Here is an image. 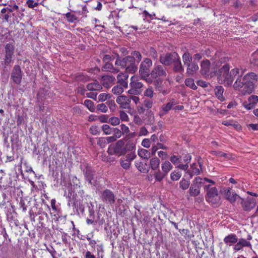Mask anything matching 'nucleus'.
<instances>
[{"mask_svg":"<svg viewBox=\"0 0 258 258\" xmlns=\"http://www.w3.org/2000/svg\"><path fill=\"white\" fill-rule=\"evenodd\" d=\"M135 148V144L131 141L125 144L123 140H119L115 144H110L107 149L110 155L121 156L124 155L128 151H132Z\"/></svg>","mask_w":258,"mask_h":258,"instance_id":"obj_1","label":"nucleus"},{"mask_svg":"<svg viewBox=\"0 0 258 258\" xmlns=\"http://www.w3.org/2000/svg\"><path fill=\"white\" fill-rule=\"evenodd\" d=\"M166 68L160 64H155L153 69L151 72L150 75L155 87L156 88H161L163 83L162 77L166 76Z\"/></svg>","mask_w":258,"mask_h":258,"instance_id":"obj_2","label":"nucleus"},{"mask_svg":"<svg viewBox=\"0 0 258 258\" xmlns=\"http://www.w3.org/2000/svg\"><path fill=\"white\" fill-rule=\"evenodd\" d=\"M115 64L125 68L126 72L131 73H135L138 70V67L135 63L134 58L131 56H126L122 59L118 57Z\"/></svg>","mask_w":258,"mask_h":258,"instance_id":"obj_3","label":"nucleus"},{"mask_svg":"<svg viewBox=\"0 0 258 258\" xmlns=\"http://www.w3.org/2000/svg\"><path fill=\"white\" fill-rule=\"evenodd\" d=\"M206 182H209L212 184H215V182L207 178H202L200 177H196L192 182L189 189V194L191 197H196L200 194L201 187L205 184Z\"/></svg>","mask_w":258,"mask_h":258,"instance_id":"obj_4","label":"nucleus"},{"mask_svg":"<svg viewBox=\"0 0 258 258\" xmlns=\"http://www.w3.org/2000/svg\"><path fill=\"white\" fill-rule=\"evenodd\" d=\"M152 66V61L149 58H145L141 63L139 73L143 80L146 81L148 83H152L153 80L150 78L149 70Z\"/></svg>","mask_w":258,"mask_h":258,"instance_id":"obj_5","label":"nucleus"},{"mask_svg":"<svg viewBox=\"0 0 258 258\" xmlns=\"http://www.w3.org/2000/svg\"><path fill=\"white\" fill-rule=\"evenodd\" d=\"M229 66L228 64L224 65L220 70V74L218 77L219 82L225 86H230L234 79L230 76Z\"/></svg>","mask_w":258,"mask_h":258,"instance_id":"obj_6","label":"nucleus"},{"mask_svg":"<svg viewBox=\"0 0 258 258\" xmlns=\"http://www.w3.org/2000/svg\"><path fill=\"white\" fill-rule=\"evenodd\" d=\"M205 188L207 189L206 200L211 204H218L220 200V196L215 187H210L209 185H205Z\"/></svg>","mask_w":258,"mask_h":258,"instance_id":"obj_7","label":"nucleus"},{"mask_svg":"<svg viewBox=\"0 0 258 258\" xmlns=\"http://www.w3.org/2000/svg\"><path fill=\"white\" fill-rule=\"evenodd\" d=\"M253 73L246 74L243 77V81L244 84L242 89L241 90V93L243 95L251 93L254 89V83L252 78L254 77Z\"/></svg>","mask_w":258,"mask_h":258,"instance_id":"obj_8","label":"nucleus"},{"mask_svg":"<svg viewBox=\"0 0 258 258\" xmlns=\"http://www.w3.org/2000/svg\"><path fill=\"white\" fill-rule=\"evenodd\" d=\"M138 77L134 76L131 78L130 86L131 89L128 91V93L131 95H139L142 92V88L144 85L142 82L137 80Z\"/></svg>","mask_w":258,"mask_h":258,"instance_id":"obj_9","label":"nucleus"},{"mask_svg":"<svg viewBox=\"0 0 258 258\" xmlns=\"http://www.w3.org/2000/svg\"><path fill=\"white\" fill-rule=\"evenodd\" d=\"M179 56L178 54L175 52L168 53L165 55H162L160 58V61L161 63L165 66H169L172 62L175 61L176 59H179Z\"/></svg>","mask_w":258,"mask_h":258,"instance_id":"obj_10","label":"nucleus"},{"mask_svg":"<svg viewBox=\"0 0 258 258\" xmlns=\"http://www.w3.org/2000/svg\"><path fill=\"white\" fill-rule=\"evenodd\" d=\"M22 78V72L19 65H15L12 71L11 79L16 84L19 85Z\"/></svg>","mask_w":258,"mask_h":258,"instance_id":"obj_11","label":"nucleus"},{"mask_svg":"<svg viewBox=\"0 0 258 258\" xmlns=\"http://www.w3.org/2000/svg\"><path fill=\"white\" fill-rule=\"evenodd\" d=\"M101 200L106 204L112 205L115 202V196L112 191L106 189L101 194Z\"/></svg>","mask_w":258,"mask_h":258,"instance_id":"obj_12","label":"nucleus"},{"mask_svg":"<svg viewBox=\"0 0 258 258\" xmlns=\"http://www.w3.org/2000/svg\"><path fill=\"white\" fill-rule=\"evenodd\" d=\"M221 192L223 194L226 199L229 201L231 203L234 202L237 198H239L231 188H223L221 190Z\"/></svg>","mask_w":258,"mask_h":258,"instance_id":"obj_13","label":"nucleus"},{"mask_svg":"<svg viewBox=\"0 0 258 258\" xmlns=\"http://www.w3.org/2000/svg\"><path fill=\"white\" fill-rule=\"evenodd\" d=\"M14 46L11 43H8L5 46V62L9 64L12 61V56L14 52Z\"/></svg>","mask_w":258,"mask_h":258,"instance_id":"obj_14","label":"nucleus"},{"mask_svg":"<svg viewBox=\"0 0 258 258\" xmlns=\"http://www.w3.org/2000/svg\"><path fill=\"white\" fill-rule=\"evenodd\" d=\"M201 73L205 77L212 76V73L210 72V62L209 60L206 59L201 62Z\"/></svg>","mask_w":258,"mask_h":258,"instance_id":"obj_15","label":"nucleus"},{"mask_svg":"<svg viewBox=\"0 0 258 258\" xmlns=\"http://www.w3.org/2000/svg\"><path fill=\"white\" fill-rule=\"evenodd\" d=\"M257 102L258 96L256 95H251L249 97L247 101H245L243 103L242 105L245 109L250 110L255 106Z\"/></svg>","mask_w":258,"mask_h":258,"instance_id":"obj_16","label":"nucleus"},{"mask_svg":"<svg viewBox=\"0 0 258 258\" xmlns=\"http://www.w3.org/2000/svg\"><path fill=\"white\" fill-rule=\"evenodd\" d=\"M117 104L120 108L123 109H128L130 107L131 100L130 98L124 95L119 96L116 100Z\"/></svg>","mask_w":258,"mask_h":258,"instance_id":"obj_17","label":"nucleus"},{"mask_svg":"<svg viewBox=\"0 0 258 258\" xmlns=\"http://www.w3.org/2000/svg\"><path fill=\"white\" fill-rule=\"evenodd\" d=\"M243 247H248L251 248L252 245L250 242L244 238L238 239V241L233 247L234 250L237 251L242 249Z\"/></svg>","mask_w":258,"mask_h":258,"instance_id":"obj_18","label":"nucleus"},{"mask_svg":"<svg viewBox=\"0 0 258 258\" xmlns=\"http://www.w3.org/2000/svg\"><path fill=\"white\" fill-rule=\"evenodd\" d=\"M242 207L245 211H249L252 209L256 205V200L255 199L252 198L244 200L241 199V202Z\"/></svg>","mask_w":258,"mask_h":258,"instance_id":"obj_19","label":"nucleus"},{"mask_svg":"<svg viewBox=\"0 0 258 258\" xmlns=\"http://www.w3.org/2000/svg\"><path fill=\"white\" fill-rule=\"evenodd\" d=\"M128 78V75L127 72L119 74L117 76V83L123 86L124 88H127Z\"/></svg>","mask_w":258,"mask_h":258,"instance_id":"obj_20","label":"nucleus"},{"mask_svg":"<svg viewBox=\"0 0 258 258\" xmlns=\"http://www.w3.org/2000/svg\"><path fill=\"white\" fill-rule=\"evenodd\" d=\"M223 241L226 244L231 246L238 241V237L236 234L231 233L225 236Z\"/></svg>","mask_w":258,"mask_h":258,"instance_id":"obj_21","label":"nucleus"},{"mask_svg":"<svg viewBox=\"0 0 258 258\" xmlns=\"http://www.w3.org/2000/svg\"><path fill=\"white\" fill-rule=\"evenodd\" d=\"M114 77L109 75H105L102 77L101 83L105 88H109L111 84L115 81Z\"/></svg>","mask_w":258,"mask_h":258,"instance_id":"obj_22","label":"nucleus"},{"mask_svg":"<svg viewBox=\"0 0 258 258\" xmlns=\"http://www.w3.org/2000/svg\"><path fill=\"white\" fill-rule=\"evenodd\" d=\"M200 173V170L199 168L197 167V165L196 163H193L190 167V170H187L185 177H186L187 175H188L189 178H191L194 175H198Z\"/></svg>","mask_w":258,"mask_h":258,"instance_id":"obj_23","label":"nucleus"},{"mask_svg":"<svg viewBox=\"0 0 258 258\" xmlns=\"http://www.w3.org/2000/svg\"><path fill=\"white\" fill-rule=\"evenodd\" d=\"M187 67L186 73L188 75H194L199 70V66L198 64L194 62L188 63Z\"/></svg>","mask_w":258,"mask_h":258,"instance_id":"obj_24","label":"nucleus"},{"mask_svg":"<svg viewBox=\"0 0 258 258\" xmlns=\"http://www.w3.org/2000/svg\"><path fill=\"white\" fill-rule=\"evenodd\" d=\"M176 104V102L174 100L172 99L170 102L164 104L162 106V111L163 112L162 113H160V115L164 114L167 113L170 110H171L174 105Z\"/></svg>","mask_w":258,"mask_h":258,"instance_id":"obj_25","label":"nucleus"},{"mask_svg":"<svg viewBox=\"0 0 258 258\" xmlns=\"http://www.w3.org/2000/svg\"><path fill=\"white\" fill-rule=\"evenodd\" d=\"M167 147L161 143H157L156 144L152 145L151 149V153L152 156H154L156 152L159 149L167 150Z\"/></svg>","mask_w":258,"mask_h":258,"instance_id":"obj_26","label":"nucleus"},{"mask_svg":"<svg viewBox=\"0 0 258 258\" xmlns=\"http://www.w3.org/2000/svg\"><path fill=\"white\" fill-rule=\"evenodd\" d=\"M87 88L88 90L90 91H98L100 90L102 87L98 82L95 81L93 83L88 84L87 86Z\"/></svg>","mask_w":258,"mask_h":258,"instance_id":"obj_27","label":"nucleus"},{"mask_svg":"<svg viewBox=\"0 0 258 258\" xmlns=\"http://www.w3.org/2000/svg\"><path fill=\"white\" fill-rule=\"evenodd\" d=\"M173 166L169 161H165L162 162L161 164L162 171L166 175L172 169Z\"/></svg>","mask_w":258,"mask_h":258,"instance_id":"obj_28","label":"nucleus"},{"mask_svg":"<svg viewBox=\"0 0 258 258\" xmlns=\"http://www.w3.org/2000/svg\"><path fill=\"white\" fill-rule=\"evenodd\" d=\"M160 161L157 157L152 158L150 160V165L151 169L153 170H156L159 168Z\"/></svg>","mask_w":258,"mask_h":258,"instance_id":"obj_29","label":"nucleus"},{"mask_svg":"<svg viewBox=\"0 0 258 258\" xmlns=\"http://www.w3.org/2000/svg\"><path fill=\"white\" fill-rule=\"evenodd\" d=\"M185 177H183L179 182V187L183 190H186L188 189L190 185V179L191 178H185Z\"/></svg>","mask_w":258,"mask_h":258,"instance_id":"obj_30","label":"nucleus"},{"mask_svg":"<svg viewBox=\"0 0 258 258\" xmlns=\"http://www.w3.org/2000/svg\"><path fill=\"white\" fill-rule=\"evenodd\" d=\"M102 70L103 71H108L114 74L117 73L119 72L118 69L114 68L113 65L108 62H106L105 63L102 68Z\"/></svg>","mask_w":258,"mask_h":258,"instance_id":"obj_31","label":"nucleus"},{"mask_svg":"<svg viewBox=\"0 0 258 258\" xmlns=\"http://www.w3.org/2000/svg\"><path fill=\"white\" fill-rule=\"evenodd\" d=\"M215 94L218 99L221 101L224 100V97L223 96L224 89L222 86H217L215 89Z\"/></svg>","mask_w":258,"mask_h":258,"instance_id":"obj_32","label":"nucleus"},{"mask_svg":"<svg viewBox=\"0 0 258 258\" xmlns=\"http://www.w3.org/2000/svg\"><path fill=\"white\" fill-rule=\"evenodd\" d=\"M242 79L243 78L239 77L234 83L233 87L235 90L242 89L244 84V81H243Z\"/></svg>","mask_w":258,"mask_h":258,"instance_id":"obj_33","label":"nucleus"},{"mask_svg":"<svg viewBox=\"0 0 258 258\" xmlns=\"http://www.w3.org/2000/svg\"><path fill=\"white\" fill-rule=\"evenodd\" d=\"M135 166L138 170L142 173H146L148 171V170L146 167V165L144 164L142 162L136 161Z\"/></svg>","mask_w":258,"mask_h":258,"instance_id":"obj_34","label":"nucleus"},{"mask_svg":"<svg viewBox=\"0 0 258 258\" xmlns=\"http://www.w3.org/2000/svg\"><path fill=\"white\" fill-rule=\"evenodd\" d=\"M84 172L85 175L86 179L89 182L92 184V180L93 179V172L89 168H87L85 170H84Z\"/></svg>","mask_w":258,"mask_h":258,"instance_id":"obj_35","label":"nucleus"},{"mask_svg":"<svg viewBox=\"0 0 258 258\" xmlns=\"http://www.w3.org/2000/svg\"><path fill=\"white\" fill-rule=\"evenodd\" d=\"M138 155L143 159H148L150 156L149 151L145 149H141L138 150Z\"/></svg>","mask_w":258,"mask_h":258,"instance_id":"obj_36","label":"nucleus"},{"mask_svg":"<svg viewBox=\"0 0 258 258\" xmlns=\"http://www.w3.org/2000/svg\"><path fill=\"white\" fill-rule=\"evenodd\" d=\"M124 87L120 85L115 86L112 89V92L116 95H120L124 91Z\"/></svg>","mask_w":258,"mask_h":258,"instance_id":"obj_37","label":"nucleus"},{"mask_svg":"<svg viewBox=\"0 0 258 258\" xmlns=\"http://www.w3.org/2000/svg\"><path fill=\"white\" fill-rule=\"evenodd\" d=\"M84 104L91 112L95 111V107L94 103L91 100H85Z\"/></svg>","mask_w":258,"mask_h":258,"instance_id":"obj_38","label":"nucleus"},{"mask_svg":"<svg viewBox=\"0 0 258 258\" xmlns=\"http://www.w3.org/2000/svg\"><path fill=\"white\" fill-rule=\"evenodd\" d=\"M185 84L187 87L193 90H196L197 88V86L195 84L194 80L192 78L186 79L185 80Z\"/></svg>","mask_w":258,"mask_h":258,"instance_id":"obj_39","label":"nucleus"},{"mask_svg":"<svg viewBox=\"0 0 258 258\" xmlns=\"http://www.w3.org/2000/svg\"><path fill=\"white\" fill-rule=\"evenodd\" d=\"M167 175L162 171H158L154 174L156 181H161Z\"/></svg>","mask_w":258,"mask_h":258,"instance_id":"obj_40","label":"nucleus"},{"mask_svg":"<svg viewBox=\"0 0 258 258\" xmlns=\"http://www.w3.org/2000/svg\"><path fill=\"white\" fill-rule=\"evenodd\" d=\"M154 95V92L153 88L152 87H149L145 90L144 92V95L145 97H148L151 99L153 97Z\"/></svg>","mask_w":258,"mask_h":258,"instance_id":"obj_41","label":"nucleus"},{"mask_svg":"<svg viewBox=\"0 0 258 258\" xmlns=\"http://www.w3.org/2000/svg\"><path fill=\"white\" fill-rule=\"evenodd\" d=\"M121 166L124 169L127 170L130 168L131 163L125 158H121L120 160Z\"/></svg>","mask_w":258,"mask_h":258,"instance_id":"obj_42","label":"nucleus"},{"mask_svg":"<svg viewBox=\"0 0 258 258\" xmlns=\"http://www.w3.org/2000/svg\"><path fill=\"white\" fill-rule=\"evenodd\" d=\"M173 62H174V70L175 72H180L183 70L180 58L179 59H176V60Z\"/></svg>","mask_w":258,"mask_h":258,"instance_id":"obj_43","label":"nucleus"},{"mask_svg":"<svg viewBox=\"0 0 258 258\" xmlns=\"http://www.w3.org/2000/svg\"><path fill=\"white\" fill-rule=\"evenodd\" d=\"M182 59L184 64L187 65L188 63H190L189 62L191 61L192 57L189 53L185 52L182 55Z\"/></svg>","mask_w":258,"mask_h":258,"instance_id":"obj_44","label":"nucleus"},{"mask_svg":"<svg viewBox=\"0 0 258 258\" xmlns=\"http://www.w3.org/2000/svg\"><path fill=\"white\" fill-rule=\"evenodd\" d=\"M112 134L116 139H119L123 135L121 132V130L117 127L113 128Z\"/></svg>","mask_w":258,"mask_h":258,"instance_id":"obj_45","label":"nucleus"},{"mask_svg":"<svg viewBox=\"0 0 258 258\" xmlns=\"http://www.w3.org/2000/svg\"><path fill=\"white\" fill-rule=\"evenodd\" d=\"M108 123L113 126H116L120 123V119L115 116H112L109 118Z\"/></svg>","mask_w":258,"mask_h":258,"instance_id":"obj_46","label":"nucleus"},{"mask_svg":"<svg viewBox=\"0 0 258 258\" xmlns=\"http://www.w3.org/2000/svg\"><path fill=\"white\" fill-rule=\"evenodd\" d=\"M113 127H111L108 124H104L102 126V130L105 135H108L112 134V129Z\"/></svg>","mask_w":258,"mask_h":258,"instance_id":"obj_47","label":"nucleus"},{"mask_svg":"<svg viewBox=\"0 0 258 258\" xmlns=\"http://www.w3.org/2000/svg\"><path fill=\"white\" fill-rule=\"evenodd\" d=\"M97 144L101 148H103L107 145L105 138L100 137L97 139Z\"/></svg>","mask_w":258,"mask_h":258,"instance_id":"obj_48","label":"nucleus"},{"mask_svg":"<svg viewBox=\"0 0 258 258\" xmlns=\"http://www.w3.org/2000/svg\"><path fill=\"white\" fill-rule=\"evenodd\" d=\"M181 176V173L179 171H174L170 174L171 179L174 181L178 180Z\"/></svg>","mask_w":258,"mask_h":258,"instance_id":"obj_49","label":"nucleus"},{"mask_svg":"<svg viewBox=\"0 0 258 258\" xmlns=\"http://www.w3.org/2000/svg\"><path fill=\"white\" fill-rule=\"evenodd\" d=\"M213 154L219 157H223L226 159H229L230 158V154H226L221 151H213Z\"/></svg>","mask_w":258,"mask_h":258,"instance_id":"obj_50","label":"nucleus"},{"mask_svg":"<svg viewBox=\"0 0 258 258\" xmlns=\"http://www.w3.org/2000/svg\"><path fill=\"white\" fill-rule=\"evenodd\" d=\"M98 258H103V245L102 243L97 244Z\"/></svg>","mask_w":258,"mask_h":258,"instance_id":"obj_51","label":"nucleus"},{"mask_svg":"<svg viewBox=\"0 0 258 258\" xmlns=\"http://www.w3.org/2000/svg\"><path fill=\"white\" fill-rule=\"evenodd\" d=\"M143 103L145 107L148 109H151L153 105V101L150 99H145Z\"/></svg>","mask_w":258,"mask_h":258,"instance_id":"obj_52","label":"nucleus"},{"mask_svg":"<svg viewBox=\"0 0 258 258\" xmlns=\"http://www.w3.org/2000/svg\"><path fill=\"white\" fill-rule=\"evenodd\" d=\"M132 56L134 58V59H136L138 62H140L142 59V55L141 53L137 51H134L132 53Z\"/></svg>","mask_w":258,"mask_h":258,"instance_id":"obj_53","label":"nucleus"},{"mask_svg":"<svg viewBox=\"0 0 258 258\" xmlns=\"http://www.w3.org/2000/svg\"><path fill=\"white\" fill-rule=\"evenodd\" d=\"M119 116L120 119H121L122 121H129V117L127 113L125 112L124 111H119Z\"/></svg>","mask_w":258,"mask_h":258,"instance_id":"obj_54","label":"nucleus"},{"mask_svg":"<svg viewBox=\"0 0 258 258\" xmlns=\"http://www.w3.org/2000/svg\"><path fill=\"white\" fill-rule=\"evenodd\" d=\"M110 96L109 94L105 93H101L98 96V101L100 102H103L106 100L108 98H110Z\"/></svg>","mask_w":258,"mask_h":258,"instance_id":"obj_55","label":"nucleus"},{"mask_svg":"<svg viewBox=\"0 0 258 258\" xmlns=\"http://www.w3.org/2000/svg\"><path fill=\"white\" fill-rule=\"evenodd\" d=\"M96 108L98 110L105 113L107 111L108 108L106 105L104 103L99 104L97 105Z\"/></svg>","mask_w":258,"mask_h":258,"instance_id":"obj_56","label":"nucleus"},{"mask_svg":"<svg viewBox=\"0 0 258 258\" xmlns=\"http://www.w3.org/2000/svg\"><path fill=\"white\" fill-rule=\"evenodd\" d=\"M66 17L69 22H74L77 20V17L71 13H68L66 14Z\"/></svg>","mask_w":258,"mask_h":258,"instance_id":"obj_57","label":"nucleus"},{"mask_svg":"<svg viewBox=\"0 0 258 258\" xmlns=\"http://www.w3.org/2000/svg\"><path fill=\"white\" fill-rule=\"evenodd\" d=\"M97 119L102 123H108V116L107 115L102 114L97 116Z\"/></svg>","mask_w":258,"mask_h":258,"instance_id":"obj_58","label":"nucleus"},{"mask_svg":"<svg viewBox=\"0 0 258 258\" xmlns=\"http://www.w3.org/2000/svg\"><path fill=\"white\" fill-rule=\"evenodd\" d=\"M120 130L122 134L123 135L127 134L130 133V130L129 127L124 124H121L120 125Z\"/></svg>","mask_w":258,"mask_h":258,"instance_id":"obj_59","label":"nucleus"},{"mask_svg":"<svg viewBox=\"0 0 258 258\" xmlns=\"http://www.w3.org/2000/svg\"><path fill=\"white\" fill-rule=\"evenodd\" d=\"M70 238V237L66 233H63L61 235V240L65 244L69 243Z\"/></svg>","mask_w":258,"mask_h":258,"instance_id":"obj_60","label":"nucleus"},{"mask_svg":"<svg viewBox=\"0 0 258 258\" xmlns=\"http://www.w3.org/2000/svg\"><path fill=\"white\" fill-rule=\"evenodd\" d=\"M149 56L154 59L157 58V52L154 48L152 47L150 48L149 52Z\"/></svg>","mask_w":258,"mask_h":258,"instance_id":"obj_61","label":"nucleus"},{"mask_svg":"<svg viewBox=\"0 0 258 258\" xmlns=\"http://www.w3.org/2000/svg\"><path fill=\"white\" fill-rule=\"evenodd\" d=\"M136 155L135 153L131 152V153L128 154L126 156L125 159L131 163V162L133 160H134L136 158Z\"/></svg>","mask_w":258,"mask_h":258,"instance_id":"obj_62","label":"nucleus"},{"mask_svg":"<svg viewBox=\"0 0 258 258\" xmlns=\"http://www.w3.org/2000/svg\"><path fill=\"white\" fill-rule=\"evenodd\" d=\"M142 145L145 148H149L151 145L150 140L149 139H144L142 142Z\"/></svg>","mask_w":258,"mask_h":258,"instance_id":"obj_63","label":"nucleus"},{"mask_svg":"<svg viewBox=\"0 0 258 258\" xmlns=\"http://www.w3.org/2000/svg\"><path fill=\"white\" fill-rule=\"evenodd\" d=\"M170 160L174 165H176L180 162L179 158L175 155L172 156L170 157Z\"/></svg>","mask_w":258,"mask_h":258,"instance_id":"obj_64","label":"nucleus"}]
</instances>
